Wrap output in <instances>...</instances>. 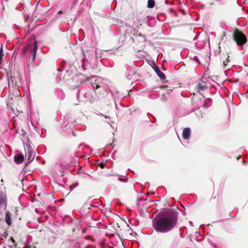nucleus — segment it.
<instances>
[{"label":"nucleus","instance_id":"nucleus-1","mask_svg":"<svg viewBox=\"0 0 248 248\" xmlns=\"http://www.w3.org/2000/svg\"><path fill=\"white\" fill-rule=\"evenodd\" d=\"M178 217L176 213L168 212L159 218L153 220V227L155 231L162 233H168L176 226Z\"/></svg>","mask_w":248,"mask_h":248},{"label":"nucleus","instance_id":"nucleus-2","mask_svg":"<svg viewBox=\"0 0 248 248\" xmlns=\"http://www.w3.org/2000/svg\"><path fill=\"white\" fill-rule=\"evenodd\" d=\"M37 50V45L36 42H33V43H29V44L25 46L22 49L21 53L23 55H24L28 52H30V56L31 55L32 57V60L34 61L36 57Z\"/></svg>","mask_w":248,"mask_h":248},{"label":"nucleus","instance_id":"nucleus-3","mask_svg":"<svg viewBox=\"0 0 248 248\" xmlns=\"http://www.w3.org/2000/svg\"><path fill=\"white\" fill-rule=\"evenodd\" d=\"M232 36L234 41L239 46H243L247 42L246 36L237 29H234Z\"/></svg>","mask_w":248,"mask_h":248},{"label":"nucleus","instance_id":"nucleus-4","mask_svg":"<svg viewBox=\"0 0 248 248\" xmlns=\"http://www.w3.org/2000/svg\"><path fill=\"white\" fill-rule=\"evenodd\" d=\"M219 57L220 62L222 63V68L225 69L230 62L229 54L227 52L224 53L220 51Z\"/></svg>","mask_w":248,"mask_h":248},{"label":"nucleus","instance_id":"nucleus-5","mask_svg":"<svg viewBox=\"0 0 248 248\" xmlns=\"http://www.w3.org/2000/svg\"><path fill=\"white\" fill-rule=\"evenodd\" d=\"M152 67L161 79L165 80L166 79V76L165 74L161 71L159 67L157 65L154 64Z\"/></svg>","mask_w":248,"mask_h":248},{"label":"nucleus","instance_id":"nucleus-6","mask_svg":"<svg viewBox=\"0 0 248 248\" xmlns=\"http://www.w3.org/2000/svg\"><path fill=\"white\" fill-rule=\"evenodd\" d=\"M24 159V156L22 154H18L14 156V161L17 164H21Z\"/></svg>","mask_w":248,"mask_h":248},{"label":"nucleus","instance_id":"nucleus-7","mask_svg":"<svg viewBox=\"0 0 248 248\" xmlns=\"http://www.w3.org/2000/svg\"><path fill=\"white\" fill-rule=\"evenodd\" d=\"M190 129L189 128L186 127L183 129L182 136L185 140H188L190 138Z\"/></svg>","mask_w":248,"mask_h":248},{"label":"nucleus","instance_id":"nucleus-8","mask_svg":"<svg viewBox=\"0 0 248 248\" xmlns=\"http://www.w3.org/2000/svg\"><path fill=\"white\" fill-rule=\"evenodd\" d=\"M5 221L8 226H10L12 224V214L10 211H6L5 216Z\"/></svg>","mask_w":248,"mask_h":248},{"label":"nucleus","instance_id":"nucleus-9","mask_svg":"<svg viewBox=\"0 0 248 248\" xmlns=\"http://www.w3.org/2000/svg\"><path fill=\"white\" fill-rule=\"evenodd\" d=\"M206 87V83L205 82L203 81H200L196 86V88L198 91H202L204 90Z\"/></svg>","mask_w":248,"mask_h":248},{"label":"nucleus","instance_id":"nucleus-10","mask_svg":"<svg viewBox=\"0 0 248 248\" xmlns=\"http://www.w3.org/2000/svg\"><path fill=\"white\" fill-rule=\"evenodd\" d=\"M26 156L28 157V162H31L33 159V152L30 149H28Z\"/></svg>","mask_w":248,"mask_h":248},{"label":"nucleus","instance_id":"nucleus-11","mask_svg":"<svg viewBox=\"0 0 248 248\" xmlns=\"http://www.w3.org/2000/svg\"><path fill=\"white\" fill-rule=\"evenodd\" d=\"M2 204H4L6 208L7 206V201L5 197L0 196V206Z\"/></svg>","mask_w":248,"mask_h":248},{"label":"nucleus","instance_id":"nucleus-12","mask_svg":"<svg viewBox=\"0 0 248 248\" xmlns=\"http://www.w3.org/2000/svg\"><path fill=\"white\" fill-rule=\"evenodd\" d=\"M155 5V2L154 0H148V7L150 8H153Z\"/></svg>","mask_w":248,"mask_h":248},{"label":"nucleus","instance_id":"nucleus-13","mask_svg":"<svg viewBox=\"0 0 248 248\" xmlns=\"http://www.w3.org/2000/svg\"><path fill=\"white\" fill-rule=\"evenodd\" d=\"M92 85H93L94 89L96 91L99 88L101 87L98 84V83H96V80L94 83H92Z\"/></svg>","mask_w":248,"mask_h":248},{"label":"nucleus","instance_id":"nucleus-14","mask_svg":"<svg viewBox=\"0 0 248 248\" xmlns=\"http://www.w3.org/2000/svg\"><path fill=\"white\" fill-rule=\"evenodd\" d=\"M3 56V50H2V48H1L0 49V64L2 62Z\"/></svg>","mask_w":248,"mask_h":248},{"label":"nucleus","instance_id":"nucleus-15","mask_svg":"<svg viewBox=\"0 0 248 248\" xmlns=\"http://www.w3.org/2000/svg\"><path fill=\"white\" fill-rule=\"evenodd\" d=\"M16 132L21 135H24L25 134V132L23 129H21V132H20L19 128H18V130H16Z\"/></svg>","mask_w":248,"mask_h":248},{"label":"nucleus","instance_id":"nucleus-16","mask_svg":"<svg viewBox=\"0 0 248 248\" xmlns=\"http://www.w3.org/2000/svg\"><path fill=\"white\" fill-rule=\"evenodd\" d=\"M219 192H217V194L214 197L213 199L216 200L217 202L219 199Z\"/></svg>","mask_w":248,"mask_h":248},{"label":"nucleus","instance_id":"nucleus-17","mask_svg":"<svg viewBox=\"0 0 248 248\" xmlns=\"http://www.w3.org/2000/svg\"><path fill=\"white\" fill-rule=\"evenodd\" d=\"M99 166L101 168L103 169L105 166V164L101 162L99 164Z\"/></svg>","mask_w":248,"mask_h":248},{"label":"nucleus","instance_id":"nucleus-18","mask_svg":"<svg viewBox=\"0 0 248 248\" xmlns=\"http://www.w3.org/2000/svg\"><path fill=\"white\" fill-rule=\"evenodd\" d=\"M94 77V76H92L90 77H87L86 78V80H88V81H89V80H91V79L92 78H93Z\"/></svg>","mask_w":248,"mask_h":248},{"label":"nucleus","instance_id":"nucleus-19","mask_svg":"<svg viewBox=\"0 0 248 248\" xmlns=\"http://www.w3.org/2000/svg\"><path fill=\"white\" fill-rule=\"evenodd\" d=\"M8 235V233L7 232H5L3 234L2 236L6 237Z\"/></svg>","mask_w":248,"mask_h":248},{"label":"nucleus","instance_id":"nucleus-20","mask_svg":"<svg viewBox=\"0 0 248 248\" xmlns=\"http://www.w3.org/2000/svg\"><path fill=\"white\" fill-rule=\"evenodd\" d=\"M15 215L17 216L18 214V210L16 208H15Z\"/></svg>","mask_w":248,"mask_h":248},{"label":"nucleus","instance_id":"nucleus-21","mask_svg":"<svg viewBox=\"0 0 248 248\" xmlns=\"http://www.w3.org/2000/svg\"><path fill=\"white\" fill-rule=\"evenodd\" d=\"M101 92H102V94H104V93L106 92V90L104 89H102Z\"/></svg>","mask_w":248,"mask_h":248},{"label":"nucleus","instance_id":"nucleus-22","mask_svg":"<svg viewBox=\"0 0 248 248\" xmlns=\"http://www.w3.org/2000/svg\"><path fill=\"white\" fill-rule=\"evenodd\" d=\"M58 14H62V11H59L58 12Z\"/></svg>","mask_w":248,"mask_h":248},{"label":"nucleus","instance_id":"nucleus-23","mask_svg":"<svg viewBox=\"0 0 248 248\" xmlns=\"http://www.w3.org/2000/svg\"><path fill=\"white\" fill-rule=\"evenodd\" d=\"M11 240H12V241L13 243H14V242H15V240L14 239V238H12V237L11 238Z\"/></svg>","mask_w":248,"mask_h":248},{"label":"nucleus","instance_id":"nucleus-24","mask_svg":"<svg viewBox=\"0 0 248 248\" xmlns=\"http://www.w3.org/2000/svg\"><path fill=\"white\" fill-rule=\"evenodd\" d=\"M12 110L13 112L14 111V109L13 108H12Z\"/></svg>","mask_w":248,"mask_h":248},{"label":"nucleus","instance_id":"nucleus-25","mask_svg":"<svg viewBox=\"0 0 248 248\" xmlns=\"http://www.w3.org/2000/svg\"><path fill=\"white\" fill-rule=\"evenodd\" d=\"M16 110H17L18 112H20V110H18L17 109H16Z\"/></svg>","mask_w":248,"mask_h":248}]
</instances>
